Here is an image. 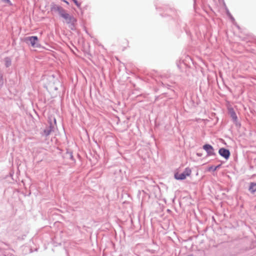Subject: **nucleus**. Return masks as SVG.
I'll list each match as a JSON object with an SVG mask.
<instances>
[{
  "label": "nucleus",
  "mask_w": 256,
  "mask_h": 256,
  "mask_svg": "<svg viewBox=\"0 0 256 256\" xmlns=\"http://www.w3.org/2000/svg\"><path fill=\"white\" fill-rule=\"evenodd\" d=\"M191 174V169L189 168H185L184 171L182 174H179L178 172H175L174 177V178L177 180H184L186 179L187 176H190Z\"/></svg>",
  "instance_id": "1"
},
{
  "label": "nucleus",
  "mask_w": 256,
  "mask_h": 256,
  "mask_svg": "<svg viewBox=\"0 0 256 256\" xmlns=\"http://www.w3.org/2000/svg\"><path fill=\"white\" fill-rule=\"evenodd\" d=\"M24 40L26 42H30L31 46L34 48L38 46L36 44V42L38 41V38L36 36H32L26 38Z\"/></svg>",
  "instance_id": "2"
},
{
  "label": "nucleus",
  "mask_w": 256,
  "mask_h": 256,
  "mask_svg": "<svg viewBox=\"0 0 256 256\" xmlns=\"http://www.w3.org/2000/svg\"><path fill=\"white\" fill-rule=\"evenodd\" d=\"M60 15L66 20L67 23L74 24L76 22V19L68 14L66 10H64V12L61 14Z\"/></svg>",
  "instance_id": "3"
},
{
  "label": "nucleus",
  "mask_w": 256,
  "mask_h": 256,
  "mask_svg": "<svg viewBox=\"0 0 256 256\" xmlns=\"http://www.w3.org/2000/svg\"><path fill=\"white\" fill-rule=\"evenodd\" d=\"M203 148L207 152L208 156H214L215 154L212 146L208 144H204Z\"/></svg>",
  "instance_id": "4"
},
{
  "label": "nucleus",
  "mask_w": 256,
  "mask_h": 256,
  "mask_svg": "<svg viewBox=\"0 0 256 256\" xmlns=\"http://www.w3.org/2000/svg\"><path fill=\"white\" fill-rule=\"evenodd\" d=\"M218 153L222 156L224 157L226 160H228L230 156V151L224 148H220L219 150Z\"/></svg>",
  "instance_id": "5"
},
{
  "label": "nucleus",
  "mask_w": 256,
  "mask_h": 256,
  "mask_svg": "<svg viewBox=\"0 0 256 256\" xmlns=\"http://www.w3.org/2000/svg\"><path fill=\"white\" fill-rule=\"evenodd\" d=\"M51 10L54 12H56L59 13L60 14L64 12L65 10L62 8L61 6H58L55 4H53L51 6Z\"/></svg>",
  "instance_id": "6"
},
{
  "label": "nucleus",
  "mask_w": 256,
  "mask_h": 256,
  "mask_svg": "<svg viewBox=\"0 0 256 256\" xmlns=\"http://www.w3.org/2000/svg\"><path fill=\"white\" fill-rule=\"evenodd\" d=\"M229 112L232 119L234 120V121L236 122L238 118L234 110L232 108H231L229 110Z\"/></svg>",
  "instance_id": "7"
},
{
  "label": "nucleus",
  "mask_w": 256,
  "mask_h": 256,
  "mask_svg": "<svg viewBox=\"0 0 256 256\" xmlns=\"http://www.w3.org/2000/svg\"><path fill=\"white\" fill-rule=\"evenodd\" d=\"M52 130V125H50L48 128L45 129L44 131V134L46 136H48Z\"/></svg>",
  "instance_id": "8"
},
{
  "label": "nucleus",
  "mask_w": 256,
  "mask_h": 256,
  "mask_svg": "<svg viewBox=\"0 0 256 256\" xmlns=\"http://www.w3.org/2000/svg\"><path fill=\"white\" fill-rule=\"evenodd\" d=\"M249 190L252 192H254L256 191V183L252 182L250 184Z\"/></svg>",
  "instance_id": "9"
},
{
  "label": "nucleus",
  "mask_w": 256,
  "mask_h": 256,
  "mask_svg": "<svg viewBox=\"0 0 256 256\" xmlns=\"http://www.w3.org/2000/svg\"><path fill=\"white\" fill-rule=\"evenodd\" d=\"M74 4L79 7L80 6V4H79L76 0H72Z\"/></svg>",
  "instance_id": "10"
},
{
  "label": "nucleus",
  "mask_w": 256,
  "mask_h": 256,
  "mask_svg": "<svg viewBox=\"0 0 256 256\" xmlns=\"http://www.w3.org/2000/svg\"><path fill=\"white\" fill-rule=\"evenodd\" d=\"M220 165H218V166H214V168L213 169V171L216 170H217V168H218L220 167Z\"/></svg>",
  "instance_id": "11"
},
{
  "label": "nucleus",
  "mask_w": 256,
  "mask_h": 256,
  "mask_svg": "<svg viewBox=\"0 0 256 256\" xmlns=\"http://www.w3.org/2000/svg\"><path fill=\"white\" fill-rule=\"evenodd\" d=\"M214 168V166H210L208 168V170L209 171H210V170H213V169Z\"/></svg>",
  "instance_id": "12"
},
{
  "label": "nucleus",
  "mask_w": 256,
  "mask_h": 256,
  "mask_svg": "<svg viewBox=\"0 0 256 256\" xmlns=\"http://www.w3.org/2000/svg\"><path fill=\"white\" fill-rule=\"evenodd\" d=\"M2 0L6 3H10V0Z\"/></svg>",
  "instance_id": "13"
},
{
  "label": "nucleus",
  "mask_w": 256,
  "mask_h": 256,
  "mask_svg": "<svg viewBox=\"0 0 256 256\" xmlns=\"http://www.w3.org/2000/svg\"><path fill=\"white\" fill-rule=\"evenodd\" d=\"M64 2L65 3H66L67 4H69V3H68L66 0H64Z\"/></svg>",
  "instance_id": "14"
}]
</instances>
